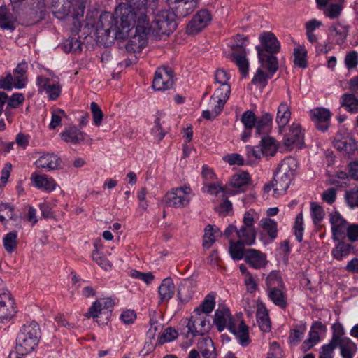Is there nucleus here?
Returning a JSON list of instances; mask_svg holds the SVG:
<instances>
[{
  "instance_id": "nucleus-1",
  "label": "nucleus",
  "mask_w": 358,
  "mask_h": 358,
  "mask_svg": "<svg viewBox=\"0 0 358 358\" xmlns=\"http://www.w3.org/2000/svg\"><path fill=\"white\" fill-rule=\"evenodd\" d=\"M148 7H138L120 3L115 10L116 23V39L124 41L128 38L135 29H141L148 24Z\"/></svg>"
},
{
  "instance_id": "nucleus-2",
  "label": "nucleus",
  "mask_w": 358,
  "mask_h": 358,
  "mask_svg": "<svg viewBox=\"0 0 358 358\" xmlns=\"http://www.w3.org/2000/svg\"><path fill=\"white\" fill-rule=\"evenodd\" d=\"M260 45L256 46L261 66L267 69L272 76L278 69L277 57L274 55L280 52V44L271 31H264L259 37Z\"/></svg>"
},
{
  "instance_id": "nucleus-3",
  "label": "nucleus",
  "mask_w": 358,
  "mask_h": 358,
  "mask_svg": "<svg viewBox=\"0 0 358 358\" xmlns=\"http://www.w3.org/2000/svg\"><path fill=\"white\" fill-rule=\"evenodd\" d=\"M38 325L31 322L24 324L16 338L15 351L10 353L8 358H22L32 352L39 341Z\"/></svg>"
},
{
  "instance_id": "nucleus-4",
  "label": "nucleus",
  "mask_w": 358,
  "mask_h": 358,
  "mask_svg": "<svg viewBox=\"0 0 358 358\" xmlns=\"http://www.w3.org/2000/svg\"><path fill=\"white\" fill-rule=\"evenodd\" d=\"M236 322H238V325L233 321L228 308H223L216 310L214 323L218 331L221 332L227 327L231 333L238 338L240 343L243 346H246L250 343L248 328L243 320L236 321Z\"/></svg>"
},
{
  "instance_id": "nucleus-5",
  "label": "nucleus",
  "mask_w": 358,
  "mask_h": 358,
  "mask_svg": "<svg viewBox=\"0 0 358 358\" xmlns=\"http://www.w3.org/2000/svg\"><path fill=\"white\" fill-rule=\"evenodd\" d=\"M88 2L89 0H64L61 8L52 10V13L59 20L71 17L73 27L71 28V32L73 35L77 34L80 31V18L84 15Z\"/></svg>"
},
{
  "instance_id": "nucleus-6",
  "label": "nucleus",
  "mask_w": 358,
  "mask_h": 358,
  "mask_svg": "<svg viewBox=\"0 0 358 358\" xmlns=\"http://www.w3.org/2000/svg\"><path fill=\"white\" fill-rule=\"evenodd\" d=\"M145 27L150 29V35L159 37L168 36L176 29L175 15L169 10H161L155 15L151 24L148 15V24Z\"/></svg>"
},
{
  "instance_id": "nucleus-7",
  "label": "nucleus",
  "mask_w": 358,
  "mask_h": 358,
  "mask_svg": "<svg viewBox=\"0 0 358 358\" xmlns=\"http://www.w3.org/2000/svg\"><path fill=\"white\" fill-rule=\"evenodd\" d=\"M259 219L258 214L254 210L246 211L243 217V225L236 231L238 239L246 245H252L256 240L257 231L255 222Z\"/></svg>"
},
{
  "instance_id": "nucleus-8",
  "label": "nucleus",
  "mask_w": 358,
  "mask_h": 358,
  "mask_svg": "<svg viewBox=\"0 0 358 358\" xmlns=\"http://www.w3.org/2000/svg\"><path fill=\"white\" fill-rule=\"evenodd\" d=\"M194 196L191 187L184 185L168 192L164 197V201L169 207L182 208L190 203Z\"/></svg>"
},
{
  "instance_id": "nucleus-9",
  "label": "nucleus",
  "mask_w": 358,
  "mask_h": 358,
  "mask_svg": "<svg viewBox=\"0 0 358 358\" xmlns=\"http://www.w3.org/2000/svg\"><path fill=\"white\" fill-rule=\"evenodd\" d=\"M113 305V301L109 298L99 299L93 303L85 316L96 319L101 325L106 324L111 316Z\"/></svg>"
},
{
  "instance_id": "nucleus-10",
  "label": "nucleus",
  "mask_w": 358,
  "mask_h": 358,
  "mask_svg": "<svg viewBox=\"0 0 358 358\" xmlns=\"http://www.w3.org/2000/svg\"><path fill=\"white\" fill-rule=\"evenodd\" d=\"M117 25L115 13L103 12L95 24V34L101 40H106L110 37L116 39L115 29L118 27Z\"/></svg>"
},
{
  "instance_id": "nucleus-11",
  "label": "nucleus",
  "mask_w": 358,
  "mask_h": 358,
  "mask_svg": "<svg viewBox=\"0 0 358 358\" xmlns=\"http://www.w3.org/2000/svg\"><path fill=\"white\" fill-rule=\"evenodd\" d=\"M334 341L336 342L337 347L340 348L343 358H352L357 351L356 344L352 340L345 336L344 328L340 323L333 325Z\"/></svg>"
},
{
  "instance_id": "nucleus-12",
  "label": "nucleus",
  "mask_w": 358,
  "mask_h": 358,
  "mask_svg": "<svg viewBox=\"0 0 358 358\" xmlns=\"http://www.w3.org/2000/svg\"><path fill=\"white\" fill-rule=\"evenodd\" d=\"M187 327L188 334H191L194 336H203L210 329L209 316L203 313H199L198 310H194L192 315L188 319Z\"/></svg>"
},
{
  "instance_id": "nucleus-13",
  "label": "nucleus",
  "mask_w": 358,
  "mask_h": 358,
  "mask_svg": "<svg viewBox=\"0 0 358 358\" xmlns=\"http://www.w3.org/2000/svg\"><path fill=\"white\" fill-rule=\"evenodd\" d=\"M149 29L145 27L141 29H135L129 36V40L125 45V48L129 53H138L145 47L147 44L148 36H150Z\"/></svg>"
},
{
  "instance_id": "nucleus-14",
  "label": "nucleus",
  "mask_w": 358,
  "mask_h": 358,
  "mask_svg": "<svg viewBox=\"0 0 358 358\" xmlns=\"http://www.w3.org/2000/svg\"><path fill=\"white\" fill-rule=\"evenodd\" d=\"M16 312L15 299L11 293L8 290L2 291L0 293V322L9 321Z\"/></svg>"
},
{
  "instance_id": "nucleus-15",
  "label": "nucleus",
  "mask_w": 358,
  "mask_h": 358,
  "mask_svg": "<svg viewBox=\"0 0 358 358\" xmlns=\"http://www.w3.org/2000/svg\"><path fill=\"white\" fill-rule=\"evenodd\" d=\"M334 144L337 150L348 155H353L358 148L355 139L347 130H341L336 134Z\"/></svg>"
},
{
  "instance_id": "nucleus-16",
  "label": "nucleus",
  "mask_w": 358,
  "mask_h": 358,
  "mask_svg": "<svg viewBox=\"0 0 358 358\" xmlns=\"http://www.w3.org/2000/svg\"><path fill=\"white\" fill-rule=\"evenodd\" d=\"M173 72L169 67L159 68L155 75L152 87L155 90L164 91L172 87L174 83Z\"/></svg>"
},
{
  "instance_id": "nucleus-17",
  "label": "nucleus",
  "mask_w": 358,
  "mask_h": 358,
  "mask_svg": "<svg viewBox=\"0 0 358 358\" xmlns=\"http://www.w3.org/2000/svg\"><path fill=\"white\" fill-rule=\"evenodd\" d=\"M283 143L287 151L301 148L304 144V135L298 124H292L289 132L285 136Z\"/></svg>"
},
{
  "instance_id": "nucleus-18",
  "label": "nucleus",
  "mask_w": 358,
  "mask_h": 358,
  "mask_svg": "<svg viewBox=\"0 0 358 358\" xmlns=\"http://www.w3.org/2000/svg\"><path fill=\"white\" fill-rule=\"evenodd\" d=\"M329 220L333 240H344L345 233L350 223L338 211L330 213Z\"/></svg>"
},
{
  "instance_id": "nucleus-19",
  "label": "nucleus",
  "mask_w": 358,
  "mask_h": 358,
  "mask_svg": "<svg viewBox=\"0 0 358 358\" xmlns=\"http://www.w3.org/2000/svg\"><path fill=\"white\" fill-rule=\"evenodd\" d=\"M212 20L210 13L206 9L198 11L187 26L188 34H195L202 31Z\"/></svg>"
},
{
  "instance_id": "nucleus-20",
  "label": "nucleus",
  "mask_w": 358,
  "mask_h": 358,
  "mask_svg": "<svg viewBox=\"0 0 358 358\" xmlns=\"http://www.w3.org/2000/svg\"><path fill=\"white\" fill-rule=\"evenodd\" d=\"M171 5L173 14L178 17H185L191 14L198 6L199 0H168Z\"/></svg>"
},
{
  "instance_id": "nucleus-21",
  "label": "nucleus",
  "mask_w": 358,
  "mask_h": 358,
  "mask_svg": "<svg viewBox=\"0 0 358 358\" xmlns=\"http://www.w3.org/2000/svg\"><path fill=\"white\" fill-rule=\"evenodd\" d=\"M311 120L316 127L321 131H326L329 125L331 112L324 108L318 107L310 111Z\"/></svg>"
},
{
  "instance_id": "nucleus-22",
  "label": "nucleus",
  "mask_w": 358,
  "mask_h": 358,
  "mask_svg": "<svg viewBox=\"0 0 358 358\" xmlns=\"http://www.w3.org/2000/svg\"><path fill=\"white\" fill-rule=\"evenodd\" d=\"M245 261L255 269L264 268L268 263L265 253L252 248L245 250Z\"/></svg>"
},
{
  "instance_id": "nucleus-23",
  "label": "nucleus",
  "mask_w": 358,
  "mask_h": 358,
  "mask_svg": "<svg viewBox=\"0 0 358 358\" xmlns=\"http://www.w3.org/2000/svg\"><path fill=\"white\" fill-rule=\"evenodd\" d=\"M37 85L40 91H45L48 97L51 100L57 99L62 90L61 85L57 82H52L49 78L43 76L37 78Z\"/></svg>"
},
{
  "instance_id": "nucleus-24",
  "label": "nucleus",
  "mask_w": 358,
  "mask_h": 358,
  "mask_svg": "<svg viewBox=\"0 0 358 358\" xmlns=\"http://www.w3.org/2000/svg\"><path fill=\"white\" fill-rule=\"evenodd\" d=\"M62 160L53 153H45L39 157L35 162V165L38 169L45 171L56 170L61 166Z\"/></svg>"
},
{
  "instance_id": "nucleus-25",
  "label": "nucleus",
  "mask_w": 358,
  "mask_h": 358,
  "mask_svg": "<svg viewBox=\"0 0 358 358\" xmlns=\"http://www.w3.org/2000/svg\"><path fill=\"white\" fill-rule=\"evenodd\" d=\"M292 181V179L285 176H282L281 175L276 173L275 176L274 182L272 183L271 185H265L264 187V190L265 192H269L271 187H273V192L275 195H282L285 194L286 190L288 189Z\"/></svg>"
},
{
  "instance_id": "nucleus-26",
  "label": "nucleus",
  "mask_w": 358,
  "mask_h": 358,
  "mask_svg": "<svg viewBox=\"0 0 358 358\" xmlns=\"http://www.w3.org/2000/svg\"><path fill=\"white\" fill-rule=\"evenodd\" d=\"M31 180L38 189L46 192H52L55 189L57 184L52 178L45 174L32 173Z\"/></svg>"
},
{
  "instance_id": "nucleus-27",
  "label": "nucleus",
  "mask_w": 358,
  "mask_h": 358,
  "mask_svg": "<svg viewBox=\"0 0 358 358\" xmlns=\"http://www.w3.org/2000/svg\"><path fill=\"white\" fill-rule=\"evenodd\" d=\"M256 317L260 329L264 332L270 331L271 322L269 318L268 310L262 302L258 301L257 303Z\"/></svg>"
},
{
  "instance_id": "nucleus-28",
  "label": "nucleus",
  "mask_w": 358,
  "mask_h": 358,
  "mask_svg": "<svg viewBox=\"0 0 358 358\" xmlns=\"http://www.w3.org/2000/svg\"><path fill=\"white\" fill-rule=\"evenodd\" d=\"M230 75L224 69H220L215 72V84L217 85L215 90L220 93L230 95L231 86L229 83Z\"/></svg>"
},
{
  "instance_id": "nucleus-29",
  "label": "nucleus",
  "mask_w": 358,
  "mask_h": 358,
  "mask_svg": "<svg viewBox=\"0 0 358 358\" xmlns=\"http://www.w3.org/2000/svg\"><path fill=\"white\" fill-rule=\"evenodd\" d=\"M229 97V95H225V94H222V92L220 93L219 90H215L213 95L210 99L208 109L210 110L214 115L218 116L223 110Z\"/></svg>"
},
{
  "instance_id": "nucleus-30",
  "label": "nucleus",
  "mask_w": 358,
  "mask_h": 358,
  "mask_svg": "<svg viewBox=\"0 0 358 358\" xmlns=\"http://www.w3.org/2000/svg\"><path fill=\"white\" fill-rule=\"evenodd\" d=\"M59 136L65 143L79 144L85 140L86 134L74 127L65 129Z\"/></svg>"
},
{
  "instance_id": "nucleus-31",
  "label": "nucleus",
  "mask_w": 358,
  "mask_h": 358,
  "mask_svg": "<svg viewBox=\"0 0 358 358\" xmlns=\"http://www.w3.org/2000/svg\"><path fill=\"white\" fill-rule=\"evenodd\" d=\"M297 164L294 157H287L279 164L277 173L293 180Z\"/></svg>"
},
{
  "instance_id": "nucleus-32",
  "label": "nucleus",
  "mask_w": 358,
  "mask_h": 358,
  "mask_svg": "<svg viewBox=\"0 0 358 358\" xmlns=\"http://www.w3.org/2000/svg\"><path fill=\"white\" fill-rule=\"evenodd\" d=\"M251 182L249 174L245 171H240L232 176L230 180V185L232 187L237 188L238 190L234 194L244 191V187L248 185Z\"/></svg>"
},
{
  "instance_id": "nucleus-33",
  "label": "nucleus",
  "mask_w": 358,
  "mask_h": 358,
  "mask_svg": "<svg viewBox=\"0 0 358 358\" xmlns=\"http://www.w3.org/2000/svg\"><path fill=\"white\" fill-rule=\"evenodd\" d=\"M197 348L204 358H216L215 348L210 338H199L197 342Z\"/></svg>"
},
{
  "instance_id": "nucleus-34",
  "label": "nucleus",
  "mask_w": 358,
  "mask_h": 358,
  "mask_svg": "<svg viewBox=\"0 0 358 358\" xmlns=\"http://www.w3.org/2000/svg\"><path fill=\"white\" fill-rule=\"evenodd\" d=\"M222 232L213 225L208 224L204 230V235L203 237V246L206 249H209L215 242L217 238L221 237Z\"/></svg>"
},
{
  "instance_id": "nucleus-35",
  "label": "nucleus",
  "mask_w": 358,
  "mask_h": 358,
  "mask_svg": "<svg viewBox=\"0 0 358 358\" xmlns=\"http://www.w3.org/2000/svg\"><path fill=\"white\" fill-rule=\"evenodd\" d=\"M161 302L168 301L175 293V285L171 278L164 279L158 289Z\"/></svg>"
},
{
  "instance_id": "nucleus-36",
  "label": "nucleus",
  "mask_w": 358,
  "mask_h": 358,
  "mask_svg": "<svg viewBox=\"0 0 358 358\" xmlns=\"http://www.w3.org/2000/svg\"><path fill=\"white\" fill-rule=\"evenodd\" d=\"M0 27L13 31L16 27V19L4 7H0Z\"/></svg>"
},
{
  "instance_id": "nucleus-37",
  "label": "nucleus",
  "mask_w": 358,
  "mask_h": 358,
  "mask_svg": "<svg viewBox=\"0 0 358 358\" xmlns=\"http://www.w3.org/2000/svg\"><path fill=\"white\" fill-rule=\"evenodd\" d=\"M291 117V111L289 106L285 103H281L277 111L276 122L280 128L285 127Z\"/></svg>"
},
{
  "instance_id": "nucleus-38",
  "label": "nucleus",
  "mask_w": 358,
  "mask_h": 358,
  "mask_svg": "<svg viewBox=\"0 0 358 358\" xmlns=\"http://www.w3.org/2000/svg\"><path fill=\"white\" fill-rule=\"evenodd\" d=\"M340 103L347 111L358 113V99L353 94L346 93L341 96Z\"/></svg>"
},
{
  "instance_id": "nucleus-39",
  "label": "nucleus",
  "mask_w": 358,
  "mask_h": 358,
  "mask_svg": "<svg viewBox=\"0 0 358 358\" xmlns=\"http://www.w3.org/2000/svg\"><path fill=\"white\" fill-rule=\"evenodd\" d=\"M323 325L321 322H315L314 325L312 327L310 331H309V337L306 339L302 344V349L303 351H307L315 345L320 341V336L318 331H317L315 329H322Z\"/></svg>"
},
{
  "instance_id": "nucleus-40",
  "label": "nucleus",
  "mask_w": 358,
  "mask_h": 358,
  "mask_svg": "<svg viewBox=\"0 0 358 358\" xmlns=\"http://www.w3.org/2000/svg\"><path fill=\"white\" fill-rule=\"evenodd\" d=\"M341 241H339L338 243L336 245L331 251L332 256L337 260H342L348 257L352 248L350 243Z\"/></svg>"
},
{
  "instance_id": "nucleus-41",
  "label": "nucleus",
  "mask_w": 358,
  "mask_h": 358,
  "mask_svg": "<svg viewBox=\"0 0 358 358\" xmlns=\"http://www.w3.org/2000/svg\"><path fill=\"white\" fill-rule=\"evenodd\" d=\"M285 287H277L268 290V296L270 299L276 305L281 308H285L287 301L285 298Z\"/></svg>"
},
{
  "instance_id": "nucleus-42",
  "label": "nucleus",
  "mask_w": 358,
  "mask_h": 358,
  "mask_svg": "<svg viewBox=\"0 0 358 358\" xmlns=\"http://www.w3.org/2000/svg\"><path fill=\"white\" fill-rule=\"evenodd\" d=\"M245 245L243 242H241L238 239L236 242H234L232 239H229V251L232 259L237 260L245 259Z\"/></svg>"
},
{
  "instance_id": "nucleus-43",
  "label": "nucleus",
  "mask_w": 358,
  "mask_h": 358,
  "mask_svg": "<svg viewBox=\"0 0 358 358\" xmlns=\"http://www.w3.org/2000/svg\"><path fill=\"white\" fill-rule=\"evenodd\" d=\"M260 148L262 155L273 156L277 151L278 145L273 138L265 136L261 141Z\"/></svg>"
},
{
  "instance_id": "nucleus-44",
  "label": "nucleus",
  "mask_w": 358,
  "mask_h": 358,
  "mask_svg": "<svg viewBox=\"0 0 358 358\" xmlns=\"http://www.w3.org/2000/svg\"><path fill=\"white\" fill-rule=\"evenodd\" d=\"M273 121L272 115L268 113H265L256 122V129L259 134H266L271 129Z\"/></svg>"
},
{
  "instance_id": "nucleus-45",
  "label": "nucleus",
  "mask_w": 358,
  "mask_h": 358,
  "mask_svg": "<svg viewBox=\"0 0 358 358\" xmlns=\"http://www.w3.org/2000/svg\"><path fill=\"white\" fill-rule=\"evenodd\" d=\"M259 226L268 234L271 239L273 240L277 237V223L274 220L270 218H262Z\"/></svg>"
},
{
  "instance_id": "nucleus-46",
  "label": "nucleus",
  "mask_w": 358,
  "mask_h": 358,
  "mask_svg": "<svg viewBox=\"0 0 358 358\" xmlns=\"http://www.w3.org/2000/svg\"><path fill=\"white\" fill-rule=\"evenodd\" d=\"M215 306V297L213 294H208L201 304L196 307L194 310H198L199 313H203L206 315L209 316V314L213 310Z\"/></svg>"
},
{
  "instance_id": "nucleus-47",
  "label": "nucleus",
  "mask_w": 358,
  "mask_h": 358,
  "mask_svg": "<svg viewBox=\"0 0 358 358\" xmlns=\"http://www.w3.org/2000/svg\"><path fill=\"white\" fill-rule=\"evenodd\" d=\"M331 31L335 32V37H336V42L338 44H342L348 33V27L347 25L341 22H336L331 27Z\"/></svg>"
},
{
  "instance_id": "nucleus-48",
  "label": "nucleus",
  "mask_w": 358,
  "mask_h": 358,
  "mask_svg": "<svg viewBox=\"0 0 358 358\" xmlns=\"http://www.w3.org/2000/svg\"><path fill=\"white\" fill-rule=\"evenodd\" d=\"M17 234L16 231H11L6 234L3 238V244L5 250L8 253H12L17 248Z\"/></svg>"
},
{
  "instance_id": "nucleus-49",
  "label": "nucleus",
  "mask_w": 358,
  "mask_h": 358,
  "mask_svg": "<svg viewBox=\"0 0 358 358\" xmlns=\"http://www.w3.org/2000/svg\"><path fill=\"white\" fill-rule=\"evenodd\" d=\"M63 50L66 52H80L81 51V43L80 41L74 37H71L64 41Z\"/></svg>"
},
{
  "instance_id": "nucleus-50",
  "label": "nucleus",
  "mask_w": 358,
  "mask_h": 358,
  "mask_svg": "<svg viewBox=\"0 0 358 358\" xmlns=\"http://www.w3.org/2000/svg\"><path fill=\"white\" fill-rule=\"evenodd\" d=\"M192 295L193 291L192 290L191 282H187L180 286L178 291V296L181 301H188L192 297Z\"/></svg>"
},
{
  "instance_id": "nucleus-51",
  "label": "nucleus",
  "mask_w": 358,
  "mask_h": 358,
  "mask_svg": "<svg viewBox=\"0 0 358 358\" xmlns=\"http://www.w3.org/2000/svg\"><path fill=\"white\" fill-rule=\"evenodd\" d=\"M243 55H238L236 52H233L232 55L234 57L235 62L238 66L241 73L245 76L248 73L249 63L245 57V52H242Z\"/></svg>"
},
{
  "instance_id": "nucleus-52",
  "label": "nucleus",
  "mask_w": 358,
  "mask_h": 358,
  "mask_svg": "<svg viewBox=\"0 0 358 358\" xmlns=\"http://www.w3.org/2000/svg\"><path fill=\"white\" fill-rule=\"evenodd\" d=\"M266 282L268 290L277 287H283L284 286L282 279L277 271L271 272L267 276Z\"/></svg>"
},
{
  "instance_id": "nucleus-53",
  "label": "nucleus",
  "mask_w": 358,
  "mask_h": 358,
  "mask_svg": "<svg viewBox=\"0 0 358 358\" xmlns=\"http://www.w3.org/2000/svg\"><path fill=\"white\" fill-rule=\"evenodd\" d=\"M178 337V332L171 327H168L164 329L162 334L157 339V344L162 345L165 343L171 342Z\"/></svg>"
},
{
  "instance_id": "nucleus-54",
  "label": "nucleus",
  "mask_w": 358,
  "mask_h": 358,
  "mask_svg": "<svg viewBox=\"0 0 358 358\" xmlns=\"http://www.w3.org/2000/svg\"><path fill=\"white\" fill-rule=\"evenodd\" d=\"M311 217L315 224H319L324 217V212L322 206L317 203H310Z\"/></svg>"
},
{
  "instance_id": "nucleus-55",
  "label": "nucleus",
  "mask_w": 358,
  "mask_h": 358,
  "mask_svg": "<svg viewBox=\"0 0 358 358\" xmlns=\"http://www.w3.org/2000/svg\"><path fill=\"white\" fill-rule=\"evenodd\" d=\"M248 41L245 37L242 35L237 34L234 36V43L231 45L233 52H244L245 48L248 45Z\"/></svg>"
},
{
  "instance_id": "nucleus-56",
  "label": "nucleus",
  "mask_w": 358,
  "mask_h": 358,
  "mask_svg": "<svg viewBox=\"0 0 358 358\" xmlns=\"http://www.w3.org/2000/svg\"><path fill=\"white\" fill-rule=\"evenodd\" d=\"M67 117L64 110L62 109H56L52 112V118L50 123V128L52 129L61 125V122L63 118Z\"/></svg>"
},
{
  "instance_id": "nucleus-57",
  "label": "nucleus",
  "mask_w": 358,
  "mask_h": 358,
  "mask_svg": "<svg viewBox=\"0 0 358 358\" xmlns=\"http://www.w3.org/2000/svg\"><path fill=\"white\" fill-rule=\"evenodd\" d=\"M90 110L92 115L93 122L94 124L99 127L103 119V113L101 110L100 107L95 102H92L90 104Z\"/></svg>"
},
{
  "instance_id": "nucleus-58",
  "label": "nucleus",
  "mask_w": 358,
  "mask_h": 358,
  "mask_svg": "<svg viewBox=\"0 0 358 358\" xmlns=\"http://www.w3.org/2000/svg\"><path fill=\"white\" fill-rule=\"evenodd\" d=\"M294 64L302 68L306 67V52L305 50L301 47H297L294 48Z\"/></svg>"
},
{
  "instance_id": "nucleus-59",
  "label": "nucleus",
  "mask_w": 358,
  "mask_h": 358,
  "mask_svg": "<svg viewBox=\"0 0 358 358\" xmlns=\"http://www.w3.org/2000/svg\"><path fill=\"white\" fill-rule=\"evenodd\" d=\"M14 218V208L8 203H2L0 205V220L4 222L10 219Z\"/></svg>"
},
{
  "instance_id": "nucleus-60",
  "label": "nucleus",
  "mask_w": 358,
  "mask_h": 358,
  "mask_svg": "<svg viewBox=\"0 0 358 358\" xmlns=\"http://www.w3.org/2000/svg\"><path fill=\"white\" fill-rule=\"evenodd\" d=\"M206 187L207 188V192L213 195H217L219 193H222V196H226L233 194L229 188L224 189L219 184L206 185Z\"/></svg>"
},
{
  "instance_id": "nucleus-61",
  "label": "nucleus",
  "mask_w": 358,
  "mask_h": 358,
  "mask_svg": "<svg viewBox=\"0 0 358 358\" xmlns=\"http://www.w3.org/2000/svg\"><path fill=\"white\" fill-rule=\"evenodd\" d=\"M257 119L254 113L247 110L242 115L241 122L245 129H250L256 125Z\"/></svg>"
},
{
  "instance_id": "nucleus-62",
  "label": "nucleus",
  "mask_w": 358,
  "mask_h": 358,
  "mask_svg": "<svg viewBox=\"0 0 358 358\" xmlns=\"http://www.w3.org/2000/svg\"><path fill=\"white\" fill-rule=\"evenodd\" d=\"M130 275L136 279H139L144 282L146 285H150L154 280L155 277L152 273H143L136 270H132Z\"/></svg>"
},
{
  "instance_id": "nucleus-63",
  "label": "nucleus",
  "mask_w": 358,
  "mask_h": 358,
  "mask_svg": "<svg viewBox=\"0 0 358 358\" xmlns=\"http://www.w3.org/2000/svg\"><path fill=\"white\" fill-rule=\"evenodd\" d=\"M336 348H337V344H336V342L334 341V334H333L330 342L328 344L324 345L322 347V352L320 353V357H321V358H331L332 354Z\"/></svg>"
},
{
  "instance_id": "nucleus-64",
  "label": "nucleus",
  "mask_w": 358,
  "mask_h": 358,
  "mask_svg": "<svg viewBox=\"0 0 358 358\" xmlns=\"http://www.w3.org/2000/svg\"><path fill=\"white\" fill-rule=\"evenodd\" d=\"M345 238L351 242L358 241V224H349L345 233Z\"/></svg>"
}]
</instances>
